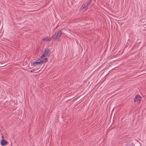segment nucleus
I'll list each match as a JSON object with an SVG mask.
<instances>
[{"label": "nucleus", "instance_id": "f257e3e1", "mask_svg": "<svg viewBox=\"0 0 146 146\" xmlns=\"http://www.w3.org/2000/svg\"><path fill=\"white\" fill-rule=\"evenodd\" d=\"M50 54V50L48 48L45 49L43 54L42 55L41 58L42 60H44V58L47 56H49Z\"/></svg>", "mask_w": 146, "mask_h": 146}, {"label": "nucleus", "instance_id": "f03ea898", "mask_svg": "<svg viewBox=\"0 0 146 146\" xmlns=\"http://www.w3.org/2000/svg\"><path fill=\"white\" fill-rule=\"evenodd\" d=\"M48 59L46 58H44V60H42L39 62L33 61L31 62V64L32 66H35L37 64H42L44 62L48 61Z\"/></svg>", "mask_w": 146, "mask_h": 146}, {"label": "nucleus", "instance_id": "7ed1b4c3", "mask_svg": "<svg viewBox=\"0 0 146 146\" xmlns=\"http://www.w3.org/2000/svg\"><path fill=\"white\" fill-rule=\"evenodd\" d=\"M62 29L55 33V35L53 36L54 39H58L60 38L62 34Z\"/></svg>", "mask_w": 146, "mask_h": 146}, {"label": "nucleus", "instance_id": "20e7f679", "mask_svg": "<svg viewBox=\"0 0 146 146\" xmlns=\"http://www.w3.org/2000/svg\"><path fill=\"white\" fill-rule=\"evenodd\" d=\"M140 100L141 96L139 95H137L136 96L134 101L135 102L136 101H137V102H138V103H139V102L140 101Z\"/></svg>", "mask_w": 146, "mask_h": 146}, {"label": "nucleus", "instance_id": "39448f33", "mask_svg": "<svg viewBox=\"0 0 146 146\" xmlns=\"http://www.w3.org/2000/svg\"><path fill=\"white\" fill-rule=\"evenodd\" d=\"M8 144V142L5 140H1V144L3 146H5Z\"/></svg>", "mask_w": 146, "mask_h": 146}, {"label": "nucleus", "instance_id": "423d86ee", "mask_svg": "<svg viewBox=\"0 0 146 146\" xmlns=\"http://www.w3.org/2000/svg\"><path fill=\"white\" fill-rule=\"evenodd\" d=\"M51 38H49L48 36H46L45 38H44L42 39V40L43 41H47L49 40Z\"/></svg>", "mask_w": 146, "mask_h": 146}, {"label": "nucleus", "instance_id": "0eeeda50", "mask_svg": "<svg viewBox=\"0 0 146 146\" xmlns=\"http://www.w3.org/2000/svg\"><path fill=\"white\" fill-rule=\"evenodd\" d=\"M89 5L90 4H88V3L87 4V5L86 6H85V10H86L87 9H88Z\"/></svg>", "mask_w": 146, "mask_h": 146}, {"label": "nucleus", "instance_id": "6e6552de", "mask_svg": "<svg viewBox=\"0 0 146 146\" xmlns=\"http://www.w3.org/2000/svg\"><path fill=\"white\" fill-rule=\"evenodd\" d=\"M146 20V18H145L144 19H141V22H145V21H144V20Z\"/></svg>", "mask_w": 146, "mask_h": 146}, {"label": "nucleus", "instance_id": "1a4fd4ad", "mask_svg": "<svg viewBox=\"0 0 146 146\" xmlns=\"http://www.w3.org/2000/svg\"><path fill=\"white\" fill-rule=\"evenodd\" d=\"M92 1V0H90L88 2V4H90L91 3V2Z\"/></svg>", "mask_w": 146, "mask_h": 146}, {"label": "nucleus", "instance_id": "9d476101", "mask_svg": "<svg viewBox=\"0 0 146 146\" xmlns=\"http://www.w3.org/2000/svg\"><path fill=\"white\" fill-rule=\"evenodd\" d=\"M81 7H82V9H83L84 7H85V5H84V4H83L82 6H81Z\"/></svg>", "mask_w": 146, "mask_h": 146}, {"label": "nucleus", "instance_id": "9b49d317", "mask_svg": "<svg viewBox=\"0 0 146 146\" xmlns=\"http://www.w3.org/2000/svg\"><path fill=\"white\" fill-rule=\"evenodd\" d=\"M35 71V69H32L31 71V72H33Z\"/></svg>", "mask_w": 146, "mask_h": 146}, {"label": "nucleus", "instance_id": "f8f14e48", "mask_svg": "<svg viewBox=\"0 0 146 146\" xmlns=\"http://www.w3.org/2000/svg\"><path fill=\"white\" fill-rule=\"evenodd\" d=\"M1 137L2 138V140H4L3 139H4V136L3 135H2Z\"/></svg>", "mask_w": 146, "mask_h": 146}]
</instances>
